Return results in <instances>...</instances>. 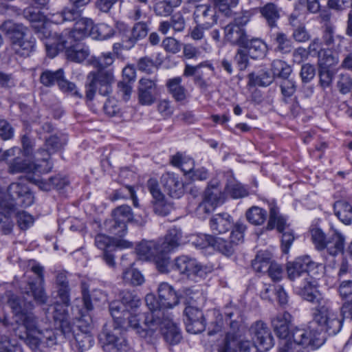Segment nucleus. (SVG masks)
I'll use <instances>...</instances> for the list:
<instances>
[{"label": "nucleus", "instance_id": "dca6fc26", "mask_svg": "<svg viewBox=\"0 0 352 352\" xmlns=\"http://www.w3.org/2000/svg\"><path fill=\"white\" fill-rule=\"evenodd\" d=\"M26 181V178L21 179L17 182L12 183L8 188V193L10 197V200L8 202H12L14 206L19 204L28 207L34 202V196L30 191Z\"/></svg>", "mask_w": 352, "mask_h": 352}, {"label": "nucleus", "instance_id": "6e6552de", "mask_svg": "<svg viewBox=\"0 0 352 352\" xmlns=\"http://www.w3.org/2000/svg\"><path fill=\"white\" fill-rule=\"evenodd\" d=\"M142 317L144 318V327L148 329L154 328L158 335L157 329L160 328L164 339L169 344L176 345L182 340L181 331L177 324L173 322L168 314L157 311L154 314L142 316ZM158 338L159 336H157Z\"/></svg>", "mask_w": 352, "mask_h": 352}, {"label": "nucleus", "instance_id": "864d4df0", "mask_svg": "<svg viewBox=\"0 0 352 352\" xmlns=\"http://www.w3.org/2000/svg\"><path fill=\"white\" fill-rule=\"evenodd\" d=\"M345 38L342 36H334V27L327 23L324 25V30L322 32V41L327 46H331L335 41H338V46L335 47L336 50H339L342 43L344 41Z\"/></svg>", "mask_w": 352, "mask_h": 352}, {"label": "nucleus", "instance_id": "6ab92c4d", "mask_svg": "<svg viewBox=\"0 0 352 352\" xmlns=\"http://www.w3.org/2000/svg\"><path fill=\"white\" fill-rule=\"evenodd\" d=\"M225 181L224 189L226 197L233 199H242L250 194L248 188L238 181L234 177L232 170H229L223 173Z\"/></svg>", "mask_w": 352, "mask_h": 352}, {"label": "nucleus", "instance_id": "58836bf2", "mask_svg": "<svg viewBox=\"0 0 352 352\" xmlns=\"http://www.w3.org/2000/svg\"><path fill=\"white\" fill-rule=\"evenodd\" d=\"M248 83L250 87H267L273 81V77L270 73L265 69H261L258 72H252L248 74Z\"/></svg>", "mask_w": 352, "mask_h": 352}, {"label": "nucleus", "instance_id": "603ef678", "mask_svg": "<svg viewBox=\"0 0 352 352\" xmlns=\"http://www.w3.org/2000/svg\"><path fill=\"white\" fill-rule=\"evenodd\" d=\"M80 2L74 1L73 3L62 11L61 14L63 21H75L80 16L85 7V4H80Z\"/></svg>", "mask_w": 352, "mask_h": 352}, {"label": "nucleus", "instance_id": "39448f33", "mask_svg": "<svg viewBox=\"0 0 352 352\" xmlns=\"http://www.w3.org/2000/svg\"><path fill=\"white\" fill-rule=\"evenodd\" d=\"M0 28L10 40L11 49L16 54L28 57L34 51L36 40L23 24L8 20L2 23Z\"/></svg>", "mask_w": 352, "mask_h": 352}, {"label": "nucleus", "instance_id": "cd10ccee", "mask_svg": "<svg viewBox=\"0 0 352 352\" xmlns=\"http://www.w3.org/2000/svg\"><path fill=\"white\" fill-rule=\"evenodd\" d=\"M159 303L164 309L172 308L179 303V297L173 287L166 283L160 284L157 289Z\"/></svg>", "mask_w": 352, "mask_h": 352}, {"label": "nucleus", "instance_id": "a211bd4d", "mask_svg": "<svg viewBox=\"0 0 352 352\" xmlns=\"http://www.w3.org/2000/svg\"><path fill=\"white\" fill-rule=\"evenodd\" d=\"M42 174L43 173L34 169L33 174L28 177L29 182L38 186L41 190H60L68 184L67 179L60 175L51 177L48 180H45L41 176Z\"/></svg>", "mask_w": 352, "mask_h": 352}, {"label": "nucleus", "instance_id": "423d86ee", "mask_svg": "<svg viewBox=\"0 0 352 352\" xmlns=\"http://www.w3.org/2000/svg\"><path fill=\"white\" fill-rule=\"evenodd\" d=\"M311 240L319 252L326 250L327 253L336 256L342 253L344 249V236L336 229H331L326 234L320 228L310 229Z\"/></svg>", "mask_w": 352, "mask_h": 352}, {"label": "nucleus", "instance_id": "4d7b16f0", "mask_svg": "<svg viewBox=\"0 0 352 352\" xmlns=\"http://www.w3.org/2000/svg\"><path fill=\"white\" fill-rule=\"evenodd\" d=\"M122 279L126 284L140 285L144 282V278L141 272L134 268H128L122 274Z\"/></svg>", "mask_w": 352, "mask_h": 352}, {"label": "nucleus", "instance_id": "ddd939ff", "mask_svg": "<svg viewBox=\"0 0 352 352\" xmlns=\"http://www.w3.org/2000/svg\"><path fill=\"white\" fill-rule=\"evenodd\" d=\"M173 270L188 278L204 275L203 266L193 257L181 255L176 257L173 265Z\"/></svg>", "mask_w": 352, "mask_h": 352}, {"label": "nucleus", "instance_id": "8fccbe9b", "mask_svg": "<svg viewBox=\"0 0 352 352\" xmlns=\"http://www.w3.org/2000/svg\"><path fill=\"white\" fill-rule=\"evenodd\" d=\"M235 244L230 240H226L222 237L214 236L212 248L221 254L230 257L235 251Z\"/></svg>", "mask_w": 352, "mask_h": 352}, {"label": "nucleus", "instance_id": "338daca9", "mask_svg": "<svg viewBox=\"0 0 352 352\" xmlns=\"http://www.w3.org/2000/svg\"><path fill=\"white\" fill-rule=\"evenodd\" d=\"M133 187L131 186H124L119 189L114 190L110 195L109 199L112 201L118 199H124L129 198L130 196L133 195Z\"/></svg>", "mask_w": 352, "mask_h": 352}, {"label": "nucleus", "instance_id": "5fc2aeb1", "mask_svg": "<svg viewBox=\"0 0 352 352\" xmlns=\"http://www.w3.org/2000/svg\"><path fill=\"white\" fill-rule=\"evenodd\" d=\"M287 272L288 278L291 280H295L296 278L305 274L302 257L296 258L293 262L287 263Z\"/></svg>", "mask_w": 352, "mask_h": 352}, {"label": "nucleus", "instance_id": "4c0bfd02", "mask_svg": "<svg viewBox=\"0 0 352 352\" xmlns=\"http://www.w3.org/2000/svg\"><path fill=\"white\" fill-rule=\"evenodd\" d=\"M64 69L60 68L56 71L50 69L43 70L39 78L40 82L46 87H52L55 84L60 83V80L64 77Z\"/></svg>", "mask_w": 352, "mask_h": 352}, {"label": "nucleus", "instance_id": "bb28decb", "mask_svg": "<svg viewBox=\"0 0 352 352\" xmlns=\"http://www.w3.org/2000/svg\"><path fill=\"white\" fill-rule=\"evenodd\" d=\"M270 42L276 52L283 54L290 53L293 48V42L292 39L283 32H269Z\"/></svg>", "mask_w": 352, "mask_h": 352}, {"label": "nucleus", "instance_id": "aec40b11", "mask_svg": "<svg viewBox=\"0 0 352 352\" xmlns=\"http://www.w3.org/2000/svg\"><path fill=\"white\" fill-rule=\"evenodd\" d=\"M122 326L116 323L112 331L105 333L106 342L102 346L104 352H126L128 345L121 333Z\"/></svg>", "mask_w": 352, "mask_h": 352}, {"label": "nucleus", "instance_id": "1a4fd4ad", "mask_svg": "<svg viewBox=\"0 0 352 352\" xmlns=\"http://www.w3.org/2000/svg\"><path fill=\"white\" fill-rule=\"evenodd\" d=\"M270 215L266 229L276 230L282 234L280 248L283 253L288 254L296 237L294 232L289 228L287 217L280 213L279 208L273 201L269 204Z\"/></svg>", "mask_w": 352, "mask_h": 352}, {"label": "nucleus", "instance_id": "f257e3e1", "mask_svg": "<svg viewBox=\"0 0 352 352\" xmlns=\"http://www.w3.org/2000/svg\"><path fill=\"white\" fill-rule=\"evenodd\" d=\"M295 292L304 300L316 305L311 309L312 322L329 336H335L342 329V320L333 308V302L322 296L316 278L306 277L300 285L294 286Z\"/></svg>", "mask_w": 352, "mask_h": 352}, {"label": "nucleus", "instance_id": "79ce46f5", "mask_svg": "<svg viewBox=\"0 0 352 352\" xmlns=\"http://www.w3.org/2000/svg\"><path fill=\"white\" fill-rule=\"evenodd\" d=\"M338 50L331 49L320 50L318 52V64L320 67L328 68L337 65L339 62Z\"/></svg>", "mask_w": 352, "mask_h": 352}, {"label": "nucleus", "instance_id": "f704fd0d", "mask_svg": "<svg viewBox=\"0 0 352 352\" xmlns=\"http://www.w3.org/2000/svg\"><path fill=\"white\" fill-rule=\"evenodd\" d=\"M67 34L68 33L65 32L57 35L56 38L47 39L45 45L46 52L50 57L54 58L58 52L67 49V44L68 43L67 39Z\"/></svg>", "mask_w": 352, "mask_h": 352}, {"label": "nucleus", "instance_id": "de8ad7c7", "mask_svg": "<svg viewBox=\"0 0 352 352\" xmlns=\"http://www.w3.org/2000/svg\"><path fill=\"white\" fill-rule=\"evenodd\" d=\"M157 249V243L153 241H142L137 245L135 251L141 258L145 260H151L157 252H160Z\"/></svg>", "mask_w": 352, "mask_h": 352}, {"label": "nucleus", "instance_id": "2f4dec72", "mask_svg": "<svg viewBox=\"0 0 352 352\" xmlns=\"http://www.w3.org/2000/svg\"><path fill=\"white\" fill-rule=\"evenodd\" d=\"M148 32V28L146 23L144 22H138L135 23L132 30L124 34L126 37V40L125 41V47L126 48H133L136 43L145 38Z\"/></svg>", "mask_w": 352, "mask_h": 352}, {"label": "nucleus", "instance_id": "bf43d9fd", "mask_svg": "<svg viewBox=\"0 0 352 352\" xmlns=\"http://www.w3.org/2000/svg\"><path fill=\"white\" fill-rule=\"evenodd\" d=\"M231 229L232 231L230 233V240L236 245L243 241L244 234L247 230V226L244 223L237 221L234 224L233 223V226Z\"/></svg>", "mask_w": 352, "mask_h": 352}, {"label": "nucleus", "instance_id": "0e129e2a", "mask_svg": "<svg viewBox=\"0 0 352 352\" xmlns=\"http://www.w3.org/2000/svg\"><path fill=\"white\" fill-rule=\"evenodd\" d=\"M214 4L213 8H215V14L217 11L223 14L226 16H232L235 12L232 10L234 8L237 6L238 1H214Z\"/></svg>", "mask_w": 352, "mask_h": 352}, {"label": "nucleus", "instance_id": "20e7f679", "mask_svg": "<svg viewBox=\"0 0 352 352\" xmlns=\"http://www.w3.org/2000/svg\"><path fill=\"white\" fill-rule=\"evenodd\" d=\"M113 63V55L111 52L102 54L100 57H92L89 60V65H93L96 71L91 72L89 77V100H91L96 91L102 96H108L111 92V85L114 81L111 71L106 68Z\"/></svg>", "mask_w": 352, "mask_h": 352}, {"label": "nucleus", "instance_id": "a18cd8bd", "mask_svg": "<svg viewBox=\"0 0 352 352\" xmlns=\"http://www.w3.org/2000/svg\"><path fill=\"white\" fill-rule=\"evenodd\" d=\"M58 296L61 302L66 306L69 305V288L65 272H60L56 276Z\"/></svg>", "mask_w": 352, "mask_h": 352}, {"label": "nucleus", "instance_id": "a19ab883", "mask_svg": "<svg viewBox=\"0 0 352 352\" xmlns=\"http://www.w3.org/2000/svg\"><path fill=\"white\" fill-rule=\"evenodd\" d=\"M336 215L344 224L352 222V206L345 201H338L334 204Z\"/></svg>", "mask_w": 352, "mask_h": 352}, {"label": "nucleus", "instance_id": "ea45409f", "mask_svg": "<svg viewBox=\"0 0 352 352\" xmlns=\"http://www.w3.org/2000/svg\"><path fill=\"white\" fill-rule=\"evenodd\" d=\"M272 263L271 254L266 251H260L252 261V267L256 272L265 273Z\"/></svg>", "mask_w": 352, "mask_h": 352}, {"label": "nucleus", "instance_id": "f8f14e48", "mask_svg": "<svg viewBox=\"0 0 352 352\" xmlns=\"http://www.w3.org/2000/svg\"><path fill=\"white\" fill-rule=\"evenodd\" d=\"M67 142V138L63 135H52L47 138L44 147L36 153L34 169L43 173H50L52 169V164L49 162L50 155L60 149Z\"/></svg>", "mask_w": 352, "mask_h": 352}, {"label": "nucleus", "instance_id": "4be33fe9", "mask_svg": "<svg viewBox=\"0 0 352 352\" xmlns=\"http://www.w3.org/2000/svg\"><path fill=\"white\" fill-rule=\"evenodd\" d=\"M164 190L173 198H179L184 192V185L179 176L173 173H165L161 177Z\"/></svg>", "mask_w": 352, "mask_h": 352}, {"label": "nucleus", "instance_id": "4468645a", "mask_svg": "<svg viewBox=\"0 0 352 352\" xmlns=\"http://www.w3.org/2000/svg\"><path fill=\"white\" fill-rule=\"evenodd\" d=\"M250 333L254 344L261 352L269 351L274 344L271 330L267 324L261 320L255 322L250 327Z\"/></svg>", "mask_w": 352, "mask_h": 352}, {"label": "nucleus", "instance_id": "9b49d317", "mask_svg": "<svg viewBox=\"0 0 352 352\" xmlns=\"http://www.w3.org/2000/svg\"><path fill=\"white\" fill-rule=\"evenodd\" d=\"M120 302H112L109 305V311L118 325H123L124 320L135 316L131 312L139 307L141 302L140 298L130 291H122L120 294Z\"/></svg>", "mask_w": 352, "mask_h": 352}, {"label": "nucleus", "instance_id": "3c124183", "mask_svg": "<svg viewBox=\"0 0 352 352\" xmlns=\"http://www.w3.org/2000/svg\"><path fill=\"white\" fill-rule=\"evenodd\" d=\"M271 70L274 78L282 80L289 78L292 73L291 65L281 60H274L272 63Z\"/></svg>", "mask_w": 352, "mask_h": 352}, {"label": "nucleus", "instance_id": "412c9836", "mask_svg": "<svg viewBox=\"0 0 352 352\" xmlns=\"http://www.w3.org/2000/svg\"><path fill=\"white\" fill-rule=\"evenodd\" d=\"M184 314L186 316L185 324L188 332L197 334L205 330L206 320L201 310L188 306L186 307Z\"/></svg>", "mask_w": 352, "mask_h": 352}, {"label": "nucleus", "instance_id": "7c9ffc66", "mask_svg": "<svg viewBox=\"0 0 352 352\" xmlns=\"http://www.w3.org/2000/svg\"><path fill=\"white\" fill-rule=\"evenodd\" d=\"M194 16L196 21L203 23L206 28H211L217 20L215 16V8L206 4L197 6Z\"/></svg>", "mask_w": 352, "mask_h": 352}, {"label": "nucleus", "instance_id": "49530a36", "mask_svg": "<svg viewBox=\"0 0 352 352\" xmlns=\"http://www.w3.org/2000/svg\"><path fill=\"white\" fill-rule=\"evenodd\" d=\"M114 31L112 27L106 23L93 25L89 30V36L96 40H105L113 36Z\"/></svg>", "mask_w": 352, "mask_h": 352}, {"label": "nucleus", "instance_id": "473e14b6", "mask_svg": "<svg viewBox=\"0 0 352 352\" xmlns=\"http://www.w3.org/2000/svg\"><path fill=\"white\" fill-rule=\"evenodd\" d=\"M182 78L181 76L169 78L166 82L168 93L178 102H184L187 98V90L182 85Z\"/></svg>", "mask_w": 352, "mask_h": 352}, {"label": "nucleus", "instance_id": "c756f323", "mask_svg": "<svg viewBox=\"0 0 352 352\" xmlns=\"http://www.w3.org/2000/svg\"><path fill=\"white\" fill-rule=\"evenodd\" d=\"M20 154H16L8 159L7 162L8 172L10 174H17L23 172H28L29 174L26 176V179L29 182L28 177L34 173V166L35 161L32 164H28V162L19 156Z\"/></svg>", "mask_w": 352, "mask_h": 352}, {"label": "nucleus", "instance_id": "680f3d73", "mask_svg": "<svg viewBox=\"0 0 352 352\" xmlns=\"http://www.w3.org/2000/svg\"><path fill=\"white\" fill-rule=\"evenodd\" d=\"M238 343L234 333L228 332L223 342L219 346V352H237Z\"/></svg>", "mask_w": 352, "mask_h": 352}, {"label": "nucleus", "instance_id": "c03bdc74", "mask_svg": "<svg viewBox=\"0 0 352 352\" xmlns=\"http://www.w3.org/2000/svg\"><path fill=\"white\" fill-rule=\"evenodd\" d=\"M45 3H41L39 1H34L30 6L23 10L25 18L32 21H40L45 19Z\"/></svg>", "mask_w": 352, "mask_h": 352}, {"label": "nucleus", "instance_id": "37998d69", "mask_svg": "<svg viewBox=\"0 0 352 352\" xmlns=\"http://www.w3.org/2000/svg\"><path fill=\"white\" fill-rule=\"evenodd\" d=\"M245 217L251 224L261 226L267 219V212L265 209L254 206L247 210Z\"/></svg>", "mask_w": 352, "mask_h": 352}, {"label": "nucleus", "instance_id": "b1692460", "mask_svg": "<svg viewBox=\"0 0 352 352\" xmlns=\"http://www.w3.org/2000/svg\"><path fill=\"white\" fill-rule=\"evenodd\" d=\"M182 232L181 229L173 228L168 230L164 238L157 242V250L162 253H170L181 244Z\"/></svg>", "mask_w": 352, "mask_h": 352}, {"label": "nucleus", "instance_id": "72a5a7b5", "mask_svg": "<svg viewBox=\"0 0 352 352\" xmlns=\"http://www.w3.org/2000/svg\"><path fill=\"white\" fill-rule=\"evenodd\" d=\"M241 47L245 48L252 59L263 58L267 52V45L259 38H247Z\"/></svg>", "mask_w": 352, "mask_h": 352}, {"label": "nucleus", "instance_id": "0eeeda50", "mask_svg": "<svg viewBox=\"0 0 352 352\" xmlns=\"http://www.w3.org/2000/svg\"><path fill=\"white\" fill-rule=\"evenodd\" d=\"M145 302L149 311L142 314H138L129 319V325L134 329L137 334L143 338L148 344H155L157 342L158 334L153 327L148 329L144 327V318L142 316H148L157 311L164 312L165 314L168 313L164 308L160 306L159 300H157L153 294H147L145 297Z\"/></svg>", "mask_w": 352, "mask_h": 352}, {"label": "nucleus", "instance_id": "13d9d810", "mask_svg": "<svg viewBox=\"0 0 352 352\" xmlns=\"http://www.w3.org/2000/svg\"><path fill=\"white\" fill-rule=\"evenodd\" d=\"M66 55L69 60L76 63H81L87 58L88 52L87 50L82 48L79 45H76L67 48Z\"/></svg>", "mask_w": 352, "mask_h": 352}, {"label": "nucleus", "instance_id": "e433bc0d", "mask_svg": "<svg viewBox=\"0 0 352 352\" xmlns=\"http://www.w3.org/2000/svg\"><path fill=\"white\" fill-rule=\"evenodd\" d=\"M95 245L100 250H105L111 248H128L130 243L116 240L114 238H110L105 234H99L95 237Z\"/></svg>", "mask_w": 352, "mask_h": 352}, {"label": "nucleus", "instance_id": "774afa93", "mask_svg": "<svg viewBox=\"0 0 352 352\" xmlns=\"http://www.w3.org/2000/svg\"><path fill=\"white\" fill-rule=\"evenodd\" d=\"M337 87L342 94H346L352 90V78L349 74L340 75Z\"/></svg>", "mask_w": 352, "mask_h": 352}, {"label": "nucleus", "instance_id": "f03ea898", "mask_svg": "<svg viewBox=\"0 0 352 352\" xmlns=\"http://www.w3.org/2000/svg\"><path fill=\"white\" fill-rule=\"evenodd\" d=\"M8 304L14 315V321L25 329V333L20 338L33 351L36 350L41 343L52 345L55 343L56 336L52 329L41 331L37 317L28 309V304L16 296H11Z\"/></svg>", "mask_w": 352, "mask_h": 352}, {"label": "nucleus", "instance_id": "09e8293b", "mask_svg": "<svg viewBox=\"0 0 352 352\" xmlns=\"http://www.w3.org/2000/svg\"><path fill=\"white\" fill-rule=\"evenodd\" d=\"M304 269L307 277L316 278L323 274L324 266L322 264L314 261L308 255L302 256Z\"/></svg>", "mask_w": 352, "mask_h": 352}, {"label": "nucleus", "instance_id": "e2e57ef3", "mask_svg": "<svg viewBox=\"0 0 352 352\" xmlns=\"http://www.w3.org/2000/svg\"><path fill=\"white\" fill-rule=\"evenodd\" d=\"M87 19L82 18L77 21L72 33V36L75 40H81L87 37Z\"/></svg>", "mask_w": 352, "mask_h": 352}, {"label": "nucleus", "instance_id": "a878e982", "mask_svg": "<svg viewBox=\"0 0 352 352\" xmlns=\"http://www.w3.org/2000/svg\"><path fill=\"white\" fill-rule=\"evenodd\" d=\"M32 271L38 275L40 278V283L38 284L34 282L29 283V289L28 293L30 292L34 297V300L36 303L42 305L47 302V296L45 293L43 283L44 281L43 276V267L39 265H35L32 267Z\"/></svg>", "mask_w": 352, "mask_h": 352}, {"label": "nucleus", "instance_id": "c9c22d12", "mask_svg": "<svg viewBox=\"0 0 352 352\" xmlns=\"http://www.w3.org/2000/svg\"><path fill=\"white\" fill-rule=\"evenodd\" d=\"M280 10L272 2L267 3L260 9L262 16L271 29L277 27V21L280 16Z\"/></svg>", "mask_w": 352, "mask_h": 352}, {"label": "nucleus", "instance_id": "7ed1b4c3", "mask_svg": "<svg viewBox=\"0 0 352 352\" xmlns=\"http://www.w3.org/2000/svg\"><path fill=\"white\" fill-rule=\"evenodd\" d=\"M318 331L310 325L307 328L296 327L291 330L288 340H280L278 352H305L307 349L315 350L324 344Z\"/></svg>", "mask_w": 352, "mask_h": 352}, {"label": "nucleus", "instance_id": "052dcab7", "mask_svg": "<svg viewBox=\"0 0 352 352\" xmlns=\"http://www.w3.org/2000/svg\"><path fill=\"white\" fill-rule=\"evenodd\" d=\"M168 253L157 252L151 260L153 261L156 268L161 273L168 272L170 265V256Z\"/></svg>", "mask_w": 352, "mask_h": 352}, {"label": "nucleus", "instance_id": "6e6d98bb", "mask_svg": "<svg viewBox=\"0 0 352 352\" xmlns=\"http://www.w3.org/2000/svg\"><path fill=\"white\" fill-rule=\"evenodd\" d=\"M296 82L294 79L288 78L281 81L280 89L285 103L287 104L289 102V99L296 92Z\"/></svg>", "mask_w": 352, "mask_h": 352}, {"label": "nucleus", "instance_id": "5701e85b", "mask_svg": "<svg viewBox=\"0 0 352 352\" xmlns=\"http://www.w3.org/2000/svg\"><path fill=\"white\" fill-rule=\"evenodd\" d=\"M292 319V315L287 311L279 313L272 319L271 322L274 331L280 340H288L291 336Z\"/></svg>", "mask_w": 352, "mask_h": 352}, {"label": "nucleus", "instance_id": "393cba45", "mask_svg": "<svg viewBox=\"0 0 352 352\" xmlns=\"http://www.w3.org/2000/svg\"><path fill=\"white\" fill-rule=\"evenodd\" d=\"M204 199L216 208L225 202L226 199L225 189L221 191L220 182L218 179H212L208 182L204 194Z\"/></svg>", "mask_w": 352, "mask_h": 352}, {"label": "nucleus", "instance_id": "c85d7f7f", "mask_svg": "<svg viewBox=\"0 0 352 352\" xmlns=\"http://www.w3.org/2000/svg\"><path fill=\"white\" fill-rule=\"evenodd\" d=\"M210 228L216 234L226 233L233 226V219L227 212L218 213L212 216L210 221Z\"/></svg>", "mask_w": 352, "mask_h": 352}, {"label": "nucleus", "instance_id": "9d476101", "mask_svg": "<svg viewBox=\"0 0 352 352\" xmlns=\"http://www.w3.org/2000/svg\"><path fill=\"white\" fill-rule=\"evenodd\" d=\"M113 219L105 222V226L109 233L116 237L122 238L127 232V223L134 221L137 224L143 226L146 222V215L140 216V219H134L132 210L127 205L117 207L112 212Z\"/></svg>", "mask_w": 352, "mask_h": 352}, {"label": "nucleus", "instance_id": "2eb2a0df", "mask_svg": "<svg viewBox=\"0 0 352 352\" xmlns=\"http://www.w3.org/2000/svg\"><path fill=\"white\" fill-rule=\"evenodd\" d=\"M249 19L247 16L236 18L234 22L230 23L224 28L225 38L232 45L242 47L248 38L243 28Z\"/></svg>", "mask_w": 352, "mask_h": 352}, {"label": "nucleus", "instance_id": "f3484780", "mask_svg": "<svg viewBox=\"0 0 352 352\" xmlns=\"http://www.w3.org/2000/svg\"><path fill=\"white\" fill-rule=\"evenodd\" d=\"M138 91V102L143 106L154 104L159 93L156 81L147 78H142L139 80Z\"/></svg>", "mask_w": 352, "mask_h": 352}, {"label": "nucleus", "instance_id": "69168bd1", "mask_svg": "<svg viewBox=\"0 0 352 352\" xmlns=\"http://www.w3.org/2000/svg\"><path fill=\"white\" fill-rule=\"evenodd\" d=\"M215 206L204 199L203 198L202 201H201L195 210L196 216L201 219H205L208 215H209L214 209Z\"/></svg>", "mask_w": 352, "mask_h": 352}]
</instances>
